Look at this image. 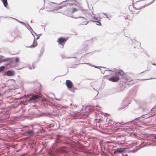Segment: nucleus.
<instances>
[{
	"instance_id": "obj_1",
	"label": "nucleus",
	"mask_w": 156,
	"mask_h": 156,
	"mask_svg": "<svg viewBox=\"0 0 156 156\" xmlns=\"http://www.w3.org/2000/svg\"><path fill=\"white\" fill-rule=\"evenodd\" d=\"M85 14L88 18L90 19V20L91 21L94 22H96L97 20H98V18L95 16V15L92 12L91 13H89L87 12H86Z\"/></svg>"
},
{
	"instance_id": "obj_2",
	"label": "nucleus",
	"mask_w": 156,
	"mask_h": 156,
	"mask_svg": "<svg viewBox=\"0 0 156 156\" xmlns=\"http://www.w3.org/2000/svg\"><path fill=\"white\" fill-rule=\"evenodd\" d=\"M79 18H81V19L80 20V25H86L88 24V22H87L86 19L83 17L79 16L78 17L75 18V19H78Z\"/></svg>"
},
{
	"instance_id": "obj_3",
	"label": "nucleus",
	"mask_w": 156,
	"mask_h": 156,
	"mask_svg": "<svg viewBox=\"0 0 156 156\" xmlns=\"http://www.w3.org/2000/svg\"><path fill=\"white\" fill-rule=\"evenodd\" d=\"M125 148H120L117 149H115L114 150V154H116L117 153H119L120 154L122 153L124 151V150H125Z\"/></svg>"
},
{
	"instance_id": "obj_4",
	"label": "nucleus",
	"mask_w": 156,
	"mask_h": 156,
	"mask_svg": "<svg viewBox=\"0 0 156 156\" xmlns=\"http://www.w3.org/2000/svg\"><path fill=\"white\" fill-rule=\"evenodd\" d=\"M119 80V77L118 76H112L109 78V80L113 82H116Z\"/></svg>"
},
{
	"instance_id": "obj_5",
	"label": "nucleus",
	"mask_w": 156,
	"mask_h": 156,
	"mask_svg": "<svg viewBox=\"0 0 156 156\" xmlns=\"http://www.w3.org/2000/svg\"><path fill=\"white\" fill-rule=\"evenodd\" d=\"M66 40L64 38L61 37L58 38L57 42L59 44L63 45L64 44L66 41Z\"/></svg>"
},
{
	"instance_id": "obj_6",
	"label": "nucleus",
	"mask_w": 156,
	"mask_h": 156,
	"mask_svg": "<svg viewBox=\"0 0 156 156\" xmlns=\"http://www.w3.org/2000/svg\"><path fill=\"white\" fill-rule=\"evenodd\" d=\"M66 85L69 88H71L73 87V83L70 80H67L66 82Z\"/></svg>"
},
{
	"instance_id": "obj_7",
	"label": "nucleus",
	"mask_w": 156,
	"mask_h": 156,
	"mask_svg": "<svg viewBox=\"0 0 156 156\" xmlns=\"http://www.w3.org/2000/svg\"><path fill=\"white\" fill-rule=\"evenodd\" d=\"M39 98V96L38 95L34 94H33L32 95L31 97L30 98L29 100L30 101L32 100H35Z\"/></svg>"
},
{
	"instance_id": "obj_8",
	"label": "nucleus",
	"mask_w": 156,
	"mask_h": 156,
	"mask_svg": "<svg viewBox=\"0 0 156 156\" xmlns=\"http://www.w3.org/2000/svg\"><path fill=\"white\" fill-rule=\"evenodd\" d=\"M59 150L61 152H66L68 151L66 147L64 146L60 147L59 148Z\"/></svg>"
},
{
	"instance_id": "obj_9",
	"label": "nucleus",
	"mask_w": 156,
	"mask_h": 156,
	"mask_svg": "<svg viewBox=\"0 0 156 156\" xmlns=\"http://www.w3.org/2000/svg\"><path fill=\"white\" fill-rule=\"evenodd\" d=\"M124 74V72L122 70H117L116 71L115 74L117 75H123Z\"/></svg>"
},
{
	"instance_id": "obj_10",
	"label": "nucleus",
	"mask_w": 156,
	"mask_h": 156,
	"mask_svg": "<svg viewBox=\"0 0 156 156\" xmlns=\"http://www.w3.org/2000/svg\"><path fill=\"white\" fill-rule=\"evenodd\" d=\"M37 42L36 41H35V37H34V41H33V44H32L31 45H30V46L28 47L30 48H34L35 47H36L37 46Z\"/></svg>"
},
{
	"instance_id": "obj_11",
	"label": "nucleus",
	"mask_w": 156,
	"mask_h": 156,
	"mask_svg": "<svg viewBox=\"0 0 156 156\" xmlns=\"http://www.w3.org/2000/svg\"><path fill=\"white\" fill-rule=\"evenodd\" d=\"M5 74L8 76H12L14 75V73L13 71L9 70L6 72Z\"/></svg>"
},
{
	"instance_id": "obj_12",
	"label": "nucleus",
	"mask_w": 156,
	"mask_h": 156,
	"mask_svg": "<svg viewBox=\"0 0 156 156\" xmlns=\"http://www.w3.org/2000/svg\"><path fill=\"white\" fill-rule=\"evenodd\" d=\"M66 5H67L66 4V5H63L62 6H58V7H54L51 10L60 9H61L62 7L66 6Z\"/></svg>"
},
{
	"instance_id": "obj_13",
	"label": "nucleus",
	"mask_w": 156,
	"mask_h": 156,
	"mask_svg": "<svg viewBox=\"0 0 156 156\" xmlns=\"http://www.w3.org/2000/svg\"><path fill=\"white\" fill-rule=\"evenodd\" d=\"M3 2L5 7H6L7 6L8 3L7 0H1Z\"/></svg>"
},
{
	"instance_id": "obj_14",
	"label": "nucleus",
	"mask_w": 156,
	"mask_h": 156,
	"mask_svg": "<svg viewBox=\"0 0 156 156\" xmlns=\"http://www.w3.org/2000/svg\"><path fill=\"white\" fill-rule=\"evenodd\" d=\"M34 133V131L32 130H27L25 132V133H28L29 134H31Z\"/></svg>"
},
{
	"instance_id": "obj_15",
	"label": "nucleus",
	"mask_w": 156,
	"mask_h": 156,
	"mask_svg": "<svg viewBox=\"0 0 156 156\" xmlns=\"http://www.w3.org/2000/svg\"><path fill=\"white\" fill-rule=\"evenodd\" d=\"M8 59L7 58H6V59H3L0 58V63L2 62L7 61L8 60Z\"/></svg>"
},
{
	"instance_id": "obj_16",
	"label": "nucleus",
	"mask_w": 156,
	"mask_h": 156,
	"mask_svg": "<svg viewBox=\"0 0 156 156\" xmlns=\"http://www.w3.org/2000/svg\"><path fill=\"white\" fill-rule=\"evenodd\" d=\"M26 27L30 31H33V30L30 27V26L28 24H27V27Z\"/></svg>"
},
{
	"instance_id": "obj_17",
	"label": "nucleus",
	"mask_w": 156,
	"mask_h": 156,
	"mask_svg": "<svg viewBox=\"0 0 156 156\" xmlns=\"http://www.w3.org/2000/svg\"><path fill=\"white\" fill-rule=\"evenodd\" d=\"M13 19H14V20H16L17 22L21 23V24H22L23 25H25V23H24L23 22L21 21H19V20H18L17 19H16V18H13Z\"/></svg>"
},
{
	"instance_id": "obj_18",
	"label": "nucleus",
	"mask_w": 156,
	"mask_h": 156,
	"mask_svg": "<svg viewBox=\"0 0 156 156\" xmlns=\"http://www.w3.org/2000/svg\"><path fill=\"white\" fill-rule=\"evenodd\" d=\"M100 20H99L98 19V20H97L96 22H94L96 23V24L100 26L101 25V23L99 22Z\"/></svg>"
},
{
	"instance_id": "obj_19",
	"label": "nucleus",
	"mask_w": 156,
	"mask_h": 156,
	"mask_svg": "<svg viewBox=\"0 0 156 156\" xmlns=\"http://www.w3.org/2000/svg\"><path fill=\"white\" fill-rule=\"evenodd\" d=\"M155 0H153L150 3H148L147 4H145L144 5V7H145V6H147L148 5H150V4H151L152 3H153Z\"/></svg>"
},
{
	"instance_id": "obj_20",
	"label": "nucleus",
	"mask_w": 156,
	"mask_h": 156,
	"mask_svg": "<svg viewBox=\"0 0 156 156\" xmlns=\"http://www.w3.org/2000/svg\"><path fill=\"white\" fill-rule=\"evenodd\" d=\"M5 67L4 66H2L0 67V72H2L4 70Z\"/></svg>"
},
{
	"instance_id": "obj_21",
	"label": "nucleus",
	"mask_w": 156,
	"mask_h": 156,
	"mask_svg": "<svg viewBox=\"0 0 156 156\" xmlns=\"http://www.w3.org/2000/svg\"><path fill=\"white\" fill-rule=\"evenodd\" d=\"M76 4L75 2L69 3L67 4V5H76Z\"/></svg>"
},
{
	"instance_id": "obj_22",
	"label": "nucleus",
	"mask_w": 156,
	"mask_h": 156,
	"mask_svg": "<svg viewBox=\"0 0 156 156\" xmlns=\"http://www.w3.org/2000/svg\"><path fill=\"white\" fill-rule=\"evenodd\" d=\"M69 90L72 92H74L75 90V89L74 88H73L72 87L71 88H69Z\"/></svg>"
},
{
	"instance_id": "obj_23",
	"label": "nucleus",
	"mask_w": 156,
	"mask_h": 156,
	"mask_svg": "<svg viewBox=\"0 0 156 156\" xmlns=\"http://www.w3.org/2000/svg\"><path fill=\"white\" fill-rule=\"evenodd\" d=\"M136 151V150H131L129 151H128V152L134 153V152H135Z\"/></svg>"
},
{
	"instance_id": "obj_24",
	"label": "nucleus",
	"mask_w": 156,
	"mask_h": 156,
	"mask_svg": "<svg viewBox=\"0 0 156 156\" xmlns=\"http://www.w3.org/2000/svg\"><path fill=\"white\" fill-rule=\"evenodd\" d=\"M30 32H31V33L34 36V37H35V36L34 35V34H35L37 35V34L35 32H33V31H31Z\"/></svg>"
},
{
	"instance_id": "obj_25",
	"label": "nucleus",
	"mask_w": 156,
	"mask_h": 156,
	"mask_svg": "<svg viewBox=\"0 0 156 156\" xmlns=\"http://www.w3.org/2000/svg\"><path fill=\"white\" fill-rule=\"evenodd\" d=\"M77 11V9L76 8H74L73 9V13H74V12H76V11Z\"/></svg>"
},
{
	"instance_id": "obj_26",
	"label": "nucleus",
	"mask_w": 156,
	"mask_h": 156,
	"mask_svg": "<svg viewBox=\"0 0 156 156\" xmlns=\"http://www.w3.org/2000/svg\"><path fill=\"white\" fill-rule=\"evenodd\" d=\"M19 61V58L18 57L16 58L15 62L16 63L17 62Z\"/></svg>"
},
{
	"instance_id": "obj_27",
	"label": "nucleus",
	"mask_w": 156,
	"mask_h": 156,
	"mask_svg": "<svg viewBox=\"0 0 156 156\" xmlns=\"http://www.w3.org/2000/svg\"><path fill=\"white\" fill-rule=\"evenodd\" d=\"M140 119L141 118H136V121H139V122H140Z\"/></svg>"
},
{
	"instance_id": "obj_28",
	"label": "nucleus",
	"mask_w": 156,
	"mask_h": 156,
	"mask_svg": "<svg viewBox=\"0 0 156 156\" xmlns=\"http://www.w3.org/2000/svg\"><path fill=\"white\" fill-rule=\"evenodd\" d=\"M44 51V50L43 49H42V50L41 51L40 54L41 55H42V54L43 53Z\"/></svg>"
},
{
	"instance_id": "obj_29",
	"label": "nucleus",
	"mask_w": 156,
	"mask_h": 156,
	"mask_svg": "<svg viewBox=\"0 0 156 156\" xmlns=\"http://www.w3.org/2000/svg\"><path fill=\"white\" fill-rule=\"evenodd\" d=\"M55 99L57 101H60L61 100V98H55Z\"/></svg>"
},
{
	"instance_id": "obj_30",
	"label": "nucleus",
	"mask_w": 156,
	"mask_h": 156,
	"mask_svg": "<svg viewBox=\"0 0 156 156\" xmlns=\"http://www.w3.org/2000/svg\"><path fill=\"white\" fill-rule=\"evenodd\" d=\"M136 43H137V45H140L141 44V43L140 42H136Z\"/></svg>"
},
{
	"instance_id": "obj_31",
	"label": "nucleus",
	"mask_w": 156,
	"mask_h": 156,
	"mask_svg": "<svg viewBox=\"0 0 156 156\" xmlns=\"http://www.w3.org/2000/svg\"><path fill=\"white\" fill-rule=\"evenodd\" d=\"M102 14L106 16L105 17L106 18H108V17L104 13H103Z\"/></svg>"
},
{
	"instance_id": "obj_32",
	"label": "nucleus",
	"mask_w": 156,
	"mask_h": 156,
	"mask_svg": "<svg viewBox=\"0 0 156 156\" xmlns=\"http://www.w3.org/2000/svg\"><path fill=\"white\" fill-rule=\"evenodd\" d=\"M39 36H38V37H37V38H36V40H37V39H39Z\"/></svg>"
},
{
	"instance_id": "obj_33",
	"label": "nucleus",
	"mask_w": 156,
	"mask_h": 156,
	"mask_svg": "<svg viewBox=\"0 0 156 156\" xmlns=\"http://www.w3.org/2000/svg\"><path fill=\"white\" fill-rule=\"evenodd\" d=\"M62 2L61 3H59V4H58V5H61V4H62Z\"/></svg>"
},
{
	"instance_id": "obj_34",
	"label": "nucleus",
	"mask_w": 156,
	"mask_h": 156,
	"mask_svg": "<svg viewBox=\"0 0 156 156\" xmlns=\"http://www.w3.org/2000/svg\"><path fill=\"white\" fill-rule=\"evenodd\" d=\"M108 71H112V70H105V71H108Z\"/></svg>"
},
{
	"instance_id": "obj_35",
	"label": "nucleus",
	"mask_w": 156,
	"mask_h": 156,
	"mask_svg": "<svg viewBox=\"0 0 156 156\" xmlns=\"http://www.w3.org/2000/svg\"><path fill=\"white\" fill-rule=\"evenodd\" d=\"M29 68L30 69H32V68H31V67H29Z\"/></svg>"
},
{
	"instance_id": "obj_36",
	"label": "nucleus",
	"mask_w": 156,
	"mask_h": 156,
	"mask_svg": "<svg viewBox=\"0 0 156 156\" xmlns=\"http://www.w3.org/2000/svg\"><path fill=\"white\" fill-rule=\"evenodd\" d=\"M85 64H89V65H90V63H85Z\"/></svg>"
},
{
	"instance_id": "obj_37",
	"label": "nucleus",
	"mask_w": 156,
	"mask_h": 156,
	"mask_svg": "<svg viewBox=\"0 0 156 156\" xmlns=\"http://www.w3.org/2000/svg\"><path fill=\"white\" fill-rule=\"evenodd\" d=\"M94 67H95V68H98V67L96 66H94Z\"/></svg>"
},
{
	"instance_id": "obj_38",
	"label": "nucleus",
	"mask_w": 156,
	"mask_h": 156,
	"mask_svg": "<svg viewBox=\"0 0 156 156\" xmlns=\"http://www.w3.org/2000/svg\"><path fill=\"white\" fill-rule=\"evenodd\" d=\"M41 34L38 35H39L38 36H41Z\"/></svg>"
},
{
	"instance_id": "obj_39",
	"label": "nucleus",
	"mask_w": 156,
	"mask_h": 156,
	"mask_svg": "<svg viewBox=\"0 0 156 156\" xmlns=\"http://www.w3.org/2000/svg\"><path fill=\"white\" fill-rule=\"evenodd\" d=\"M154 138L156 140V136H155Z\"/></svg>"
},
{
	"instance_id": "obj_40",
	"label": "nucleus",
	"mask_w": 156,
	"mask_h": 156,
	"mask_svg": "<svg viewBox=\"0 0 156 156\" xmlns=\"http://www.w3.org/2000/svg\"><path fill=\"white\" fill-rule=\"evenodd\" d=\"M129 81H130L132 80H129Z\"/></svg>"
},
{
	"instance_id": "obj_41",
	"label": "nucleus",
	"mask_w": 156,
	"mask_h": 156,
	"mask_svg": "<svg viewBox=\"0 0 156 156\" xmlns=\"http://www.w3.org/2000/svg\"><path fill=\"white\" fill-rule=\"evenodd\" d=\"M56 142H58V143L59 142V141H58V140H57L56 141Z\"/></svg>"
},
{
	"instance_id": "obj_42",
	"label": "nucleus",
	"mask_w": 156,
	"mask_h": 156,
	"mask_svg": "<svg viewBox=\"0 0 156 156\" xmlns=\"http://www.w3.org/2000/svg\"><path fill=\"white\" fill-rule=\"evenodd\" d=\"M104 72H105V71H104V73H103L102 72H101V73H103V74H104Z\"/></svg>"
},
{
	"instance_id": "obj_43",
	"label": "nucleus",
	"mask_w": 156,
	"mask_h": 156,
	"mask_svg": "<svg viewBox=\"0 0 156 156\" xmlns=\"http://www.w3.org/2000/svg\"><path fill=\"white\" fill-rule=\"evenodd\" d=\"M149 117H150V116H148V117H147L146 118H146H148Z\"/></svg>"
},
{
	"instance_id": "obj_44",
	"label": "nucleus",
	"mask_w": 156,
	"mask_h": 156,
	"mask_svg": "<svg viewBox=\"0 0 156 156\" xmlns=\"http://www.w3.org/2000/svg\"><path fill=\"white\" fill-rule=\"evenodd\" d=\"M34 69V66H33V69Z\"/></svg>"
},
{
	"instance_id": "obj_45",
	"label": "nucleus",
	"mask_w": 156,
	"mask_h": 156,
	"mask_svg": "<svg viewBox=\"0 0 156 156\" xmlns=\"http://www.w3.org/2000/svg\"><path fill=\"white\" fill-rule=\"evenodd\" d=\"M151 143H149V145H150L151 144Z\"/></svg>"
},
{
	"instance_id": "obj_46",
	"label": "nucleus",
	"mask_w": 156,
	"mask_h": 156,
	"mask_svg": "<svg viewBox=\"0 0 156 156\" xmlns=\"http://www.w3.org/2000/svg\"><path fill=\"white\" fill-rule=\"evenodd\" d=\"M1 57H3V56H2V55H1Z\"/></svg>"
},
{
	"instance_id": "obj_47",
	"label": "nucleus",
	"mask_w": 156,
	"mask_h": 156,
	"mask_svg": "<svg viewBox=\"0 0 156 156\" xmlns=\"http://www.w3.org/2000/svg\"><path fill=\"white\" fill-rule=\"evenodd\" d=\"M154 64H155V63H153L152 64L153 65H154Z\"/></svg>"
},
{
	"instance_id": "obj_48",
	"label": "nucleus",
	"mask_w": 156,
	"mask_h": 156,
	"mask_svg": "<svg viewBox=\"0 0 156 156\" xmlns=\"http://www.w3.org/2000/svg\"><path fill=\"white\" fill-rule=\"evenodd\" d=\"M154 64H155V63H153L152 64L153 65H154Z\"/></svg>"
},
{
	"instance_id": "obj_49",
	"label": "nucleus",
	"mask_w": 156,
	"mask_h": 156,
	"mask_svg": "<svg viewBox=\"0 0 156 156\" xmlns=\"http://www.w3.org/2000/svg\"><path fill=\"white\" fill-rule=\"evenodd\" d=\"M126 156H127V154H126Z\"/></svg>"
},
{
	"instance_id": "obj_50",
	"label": "nucleus",
	"mask_w": 156,
	"mask_h": 156,
	"mask_svg": "<svg viewBox=\"0 0 156 156\" xmlns=\"http://www.w3.org/2000/svg\"><path fill=\"white\" fill-rule=\"evenodd\" d=\"M154 144L151 145L152 146H154Z\"/></svg>"
},
{
	"instance_id": "obj_51",
	"label": "nucleus",
	"mask_w": 156,
	"mask_h": 156,
	"mask_svg": "<svg viewBox=\"0 0 156 156\" xmlns=\"http://www.w3.org/2000/svg\"><path fill=\"white\" fill-rule=\"evenodd\" d=\"M1 95V94L0 93V96Z\"/></svg>"
},
{
	"instance_id": "obj_52",
	"label": "nucleus",
	"mask_w": 156,
	"mask_h": 156,
	"mask_svg": "<svg viewBox=\"0 0 156 156\" xmlns=\"http://www.w3.org/2000/svg\"><path fill=\"white\" fill-rule=\"evenodd\" d=\"M31 23H32V21H31Z\"/></svg>"
},
{
	"instance_id": "obj_53",
	"label": "nucleus",
	"mask_w": 156,
	"mask_h": 156,
	"mask_svg": "<svg viewBox=\"0 0 156 156\" xmlns=\"http://www.w3.org/2000/svg\"><path fill=\"white\" fill-rule=\"evenodd\" d=\"M102 67L103 68H105V67Z\"/></svg>"
}]
</instances>
